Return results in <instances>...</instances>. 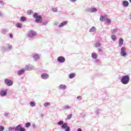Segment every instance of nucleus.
<instances>
[{
    "mask_svg": "<svg viewBox=\"0 0 131 131\" xmlns=\"http://www.w3.org/2000/svg\"><path fill=\"white\" fill-rule=\"evenodd\" d=\"M122 5L124 7L126 8V7H128V5H129V3H128V1H124L122 2Z\"/></svg>",
    "mask_w": 131,
    "mask_h": 131,
    "instance_id": "nucleus-8",
    "label": "nucleus"
},
{
    "mask_svg": "<svg viewBox=\"0 0 131 131\" xmlns=\"http://www.w3.org/2000/svg\"><path fill=\"white\" fill-rule=\"evenodd\" d=\"M91 57L93 59H97V58H98V54H97V53H92Z\"/></svg>",
    "mask_w": 131,
    "mask_h": 131,
    "instance_id": "nucleus-13",
    "label": "nucleus"
},
{
    "mask_svg": "<svg viewBox=\"0 0 131 131\" xmlns=\"http://www.w3.org/2000/svg\"><path fill=\"white\" fill-rule=\"evenodd\" d=\"M33 57L35 60H38L39 59V56L38 54H35Z\"/></svg>",
    "mask_w": 131,
    "mask_h": 131,
    "instance_id": "nucleus-14",
    "label": "nucleus"
},
{
    "mask_svg": "<svg viewBox=\"0 0 131 131\" xmlns=\"http://www.w3.org/2000/svg\"><path fill=\"white\" fill-rule=\"evenodd\" d=\"M16 27H17V28H22V24H20V23H18L16 24Z\"/></svg>",
    "mask_w": 131,
    "mask_h": 131,
    "instance_id": "nucleus-24",
    "label": "nucleus"
},
{
    "mask_svg": "<svg viewBox=\"0 0 131 131\" xmlns=\"http://www.w3.org/2000/svg\"><path fill=\"white\" fill-rule=\"evenodd\" d=\"M111 37H112V40H114V41H115V40H116V36H115V35H112V36H111Z\"/></svg>",
    "mask_w": 131,
    "mask_h": 131,
    "instance_id": "nucleus-22",
    "label": "nucleus"
},
{
    "mask_svg": "<svg viewBox=\"0 0 131 131\" xmlns=\"http://www.w3.org/2000/svg\"><path fill=\"white\" fill-rule=\"evenodd\" d=\"M129 3L131 4V0H129Z\"/></svg>",
    "mask_w": 131,
    "mask_h": 131,
    "instance_id": "nucleus-44",
    "label": "nucleus"
},
{
    "mask_svg": "<svg viewBox=\"0 0 131 131\" xmlns=\"http://www.w3.org/2000/svg\"><path fill=\"white\" fill-rule=\"evenodd\" d=\"M9 36H10V38H13V34H9Z\"/></svg>",
    "mask_w": 131,
    "mask_h": 131,
    "instance_id": "nucleus-39",
    "label": "nucleus"
},
{
    "mask_svg": "<svg viewBox=\"0 0 131 131\" xmlns=\"http://www.w3.org/2000/svg\"><path fill=\"white\" fill-rule=\"evenodd\" d=\"M51 104H50V102H46L44 104L45 107H48V106H50Z\"/></svg>",
    "mask_w": 131,
    "mask_h": 131,
    "instance_id": "nucleus-28",
    "label": "nucleus"
},
{
    "mask_svg": "<svg viewBox=\"0 0 131 131\" xmlns=\"http://www.w3.org/2000/svg\"><path fill=\"white\" fill-rule=\"evenodd\" d=\"M19 131H26V129L21 127Z\"/></svg>",
    "mask_w": 131,
    "mask_h": 131,
    "instance_id": "nucleus-36",
    "label": "nucleus"
},
{
    "mask_svg": "<svg viewBox=\"0 0 131 131\" xmlns=\"http://www.w3.org/2000/svg\"><path fill=\"white\" fill-rule=\"evenodd\" d=\"M22 127H21V125H18L16 127V130L20 131Z\"/></svg>",
    "mask_w": 131,
    "mask_h": 131,
    "instance_id": "nucleus-19",
    "label": "nucleus"
},
{
    "mask_svg": "<svg viewBox=\"0 0 131 131\" xmlns=\"http://www.w3.org/2000/svg\"><path fill=\"white\" fill-rule=\"evenodd\" d=\"M77 99L78 100V101H80V100H81L82 99L81 96H78Z\"/></svg>",
    "mask_w": 131,
    "mask_h": 131,
    "instance_id": "nucleus-37",
    "label": "nucleus"
},
{
    "mask_svg": "<svg viewBox=\"0 0 131 131\" xmlns=\"http://www.w3.org/2000/svg\"><path fill=\"white\" fill-rule=\"evenodd\" d=\"M5 82L8 86H11V85H13V82L12 80H10L9 79H5Z\"/></svg>",
    "mask_w": 131,
    "mask_h": 131,
    "instance_id": "nucleus-3",
    "label": "nucleus"
},
{
    "mask_svg": "<svg viewBox=\"0 0 131 131\" xmlns=\"http://www.w3.org/2000/svg\"><path fill=\"white\" fill-rule=\"evenodd\" d=\"M53 11H54V12H57V11H58L57 10V8H53Z\"/></svg>",
    "mask_w": 131,
    "mask_h": 131,
    "instance_id": "nucleus-38",
    "label": "nucleus"
},
{
    "mask_svg": "<svg viewBox=\"0 0 131 131\" xmlns=\"http://www.w3.org/2000/svg\"><path fill=\"white\" fill-rule=\"evenodd\" d=\"M7 49H8V50H11V49H12V46H9Z\"/></svg>",
    "mask_w": 131,
    "mask_h": 131,
    "instance_id": "nucleus-40",
    "label": "nucleus"
},
{
    "mask_svg": "<svg viewBox=\"0 0 131 131\" xmlns=\"http://www.w3.org/2000/svg\"><path fill=\"white\" fill-rule=\"evenodd\" d=\"M116 29H113L112 30V33H113V34H114V33H116Z\"/></svg>",
    "mask_w": 131,
    "mask_h": 131,
    "instance_id": "nucleus-34",
    "label": "nucleus"
},
{
    "mask_svg": "<svg viewBox=\"0 0 131 131\" xmlns=\"http://www.w3.org/2000/svg\"><path fill=\"white\" fill-rule=\"evenodd\" d=\"M33 17L36 19V23H41L42 22V17L40 15H38L37 13H34Z\"/></svg>",
    "mask_w": 131,
    "mask_h": 131,
    "instance_id": "nucleus-1",
    "label": "nucleus"
},
{
    "mask_svg": "<svg viewBox=\"0 0 131 131\" xmlns=\"http://www.w3.org/2000/svg\"><path fill=\"white\" fill-rule=\"evenodd\" d=\"M25 72V69H21V70H19L18 71L17 74L18 75H21L23 74V73H24Z\"/></svg>",
    "mask_w": 131,
    "mask_h": 131,
    "instance_id": "nucleus-10",
    "label": "nucleus"
},
{
    "mask_svg": "<svg viewBox=\"0 0 131 131\" xmlns=\"http://www.w3.org/2000/svg\"><path fill=\"white\" fill-rule=\"evenodd\" d=\"M20 20H21V21H26V17H24V16H22V17L20 18Z\"/></svg>",
    "mask_w": 131,
    "mask_h": 131,
    "instance_id": "nucleus-26",
    "label": "nucleus"
},
{
    "mask_svg": "<svg viewBox=\"0 0 131 131\" xmlns=\"http://www.w3.org/2000/svg\"><path fill=\"white\" fill-rule=\"evenodd\" d=\"M57 124H58V125H63V124H64V121H59V122H58V123H57Z\"/></svg>",
    "mask_w": 131,
    "mask_h": 131,
    "instance_id": "nucleus-27",
    "label": "nucleus"
},
{
    "mask_svg": "<svg viewBox=\"0 0 131 131\" xmlns=\"http://www.w3.org/2000/svg\"><path fill=\"white\" fill-rule=\"evenodd\" d=\"M61 128L65 129L66 131H70V127H69V126H68V125H67V123H65L62 125Z\"/></svg>",
    "mask_w": 131,
    "mask_h": 131,
    "instance_id": "nucleus-5",
    "label": "nucleus"
},
{
    "mask_svg": "<svg viewBox=\"0 0 131 131\" xmlns=\"http://www.w3.org/2000/svg\"><path fill=\"white\" fill-rule=\"evenodd\" d=\"M98 52H102V49H101V48L99 49Z\"/></svg>",
    "mask_w": 131,
    "mask_h": 131,
    "instance_id": "nucleus-41",
    "label": "nucleus"
},
{
    "mask_svg": "<svg viewBox=\"0 0 131 131\" xmlns=\"http://www.w3.org/2000/svg\"><path fill=\"white\" fill-rule=\"evenodd\" d=\"M90 12L91 13H94L95 12H97V9L96 8H91L90 9Z\"/></svg>",
    "mask_w": 131,
    "mask_h": 131,
    "instance_id": "nucleus-18",
    "label": "nucleus"
},
{
    "mask_svg": "<svg viewBox=\"0 0 131 131\" xmlns=\"http://www.w3.org/2000/svg\"><path fill=\"white\" fill-rule=\"evenodd\" d=\"M41 77L43 79H47V78H49V75L48 74H43L41 75Z\"/></svg>",
    "mask_w": 131,
    "mask_h": 131,
    "instance_id": "nucleus-9",
    "label": "nucleus"
},
{
    "mask_svg": "<svg viewBox=\"0 0 131 131\" xmlns=\"http://www.w3.org/2000/svg\"><path fill=\"white\" fill-rule=\"evenodd\" d=\"M66 24H67V21L61 23L60 25L59 26V27H63V26H64V25H66Z\"/></svg>",
    "mask_w": 131,
    "mask_h": 131,
    "instance_id": "nucleus-16",
    "label": "nucleus"
},
{
    "mask_svg": "<svg viewBox=\"0 0 131 131\" xmlns=\"http://www.w3.org/2000/svg\"><path fill=\"white\" fill-rule=\"evenodd\" d=\"M30 13H31V11H30Z\"/></svg>",
    "mask_w": 131,
    "mask_h": 131,
    "instance_id": "nucleus-45",
    "label": "nucleus"
},
{
    "mask_svg": "<svg viewBox=\"0 0 131 131\" xmlns=\"http://www.w3.org/2000/svg\"><path fill=\"white\" fill-rule=\"evenodd\" d=\"M5 130V126H0V131H4Z\"/></svg>",
    "mask_w": 131,
    "mask_h": 131,
    "instance_id": "nucleus-30",
    "label": "nucleus"
},
{
    "mask_svg": "<svg viewBox=\"0 0 131 131\" xmlns=\"http://www.w3.org/2000/svg\"><path fill=\"white\" fill-rule=\"evenodd\" d=\"M121 81L123 84H127L129 82V76L126 75L125 76H123Z\"/></svg>",
    "mask_w": 131,
    "mask_h": 131,
    "instance_id": "nucleus-2",
    "label": "nucleus"
},
{
    "mask_svg": "<svg viewBox=\"0 0 131 131\" xmlns=\"http://www.w3.org/2000/svg\"><path fill=\"white\" fill-rule=\"evenodd\" d=\"M57 61L60 62V63H64V62H65V57L63 56H59L57 58Z\"/></svg>",
    "mask_w": 131,
    "mask_h": 131,
    "instance_id": "nucleus-6",
    "label": "nucleus"
},
{
    "mask_svg": "<svg viewBox=\"0 0 131 131\" xmlns=\"http://www.w3.org/2000/svg\"><path fill=\"white\" fill-rule=\"evenodd\" d=\"M119 47H122V45H123V39L122 38H120L119 40Z\"/></svg>",
    "mask_w": 131,
    "mask_h": 131,
    "instance_id": "nucleus-11",
    "label": "nucleus"
},
{
    "mask_svg": "<svg viewBox=\"0 0 131 131\" xmlns=\"http://www.w3.org/2000/svg\"><path fill=\"white\" fill-rule=\"evenodd\" d=\"M31 68H30V66H26V70H30Z\"/></svg>",
    "mask_w": 131,
    "mask_h": 131,
    "instance_id": "nucleus-31",
    "label": "nucleus"
},
{
    "mask_svg": "<svg viewBox=\"0 0 131 131\" xmlns=\"http://www.w3.org/2000/svg\"><path fill=\"white\" fill-rule=\"evenodd\" d=\"M70 107L68 105H65L64 107V109H65L66 110L67 109H69Z\"/></svg>",
    "mask_w": 131,
    "mask_h": 131,
    "instance_id": "nucleus-35",
    "label": "nucleus"
},
{
    "mask_svg": "<svg viewBox=\"0 0 131 131\" xmlns=\"http://www.w3.org/2000/svg\"><path fill=\"white\" fill-rule=\"evenodd\" d=\"M69 78H74L75 77V74L74 73H71L69 76Z\"/></svg>",
    "mask_w": 131,
    "mask_h": 131,
    "instance_id": "nucleus-15",
    "label": "nucleus"
},
{
    "mask_svg": "<svg viewBox=\"0 0 131 131\" xmlns=\"http://www.w3.org/2000/svg\"><path fill=\"white\" fill-rule=\"evenodd\" d=\"M95 46L96 48H98V47H100L101 46V44L98 42V43H96Z\"/></svg>",
    "mask_w": 131,
    "mask_h": 131,
    "instance_id": "nucleus-32",
    "label": "nucleus"
},
{
    "mask_svg": "<svg viewBox=\"0 0 131 131\" xmlns=\"http://www.w3.org/2000/svg\"><path fill=\"white\" fill-rule=\"evenodd\" d=\"M72 118V114L69 115V116L67 117V119L69 120Z\"/></svg>",
    "mask_w": 131,
    "mask_h": 131,
    "instance_id": "nucleus-33",
    "label": "nucleus"
},
{
    "mask_svg": "<svg viewBox=\"0 0 131 131\" xmlns=\"http://www.w3.org/2000/svg\"><path fill=\"white\" fill-rule=\"evenodd\" d=\"M77 131H82V130L81 129V128H78Z\"/></svg>",
    "mask_w": 131,
    "mask_h": 131,
    "instance_id": "nucleus-42",
    "label": "nucleus"
},
{
    "mask_svg": "<svg viewBox=\"0 0 131 131\" xmlns=\"http://www.w3.org/2000/svg\"><path fill=\"white\" fill-rule=\"evenodd\" d=\"M30 106H31V107H34V106H35V102L34 101H31L30 102Z\"/></svg>",
    "mask_w": 131,
    "mask_h": 131,
    "instance_id": "nucleus-23",
    "label": "nucleus"
},
{
    "mask_svg": "<svg viewBox=\"0 0 131 131\" xmlns=\"http://www.w3.org/2000/svg\"><path fill=\"white\" fill-rule=\"evenodd\" d=\"M94 31H96V28L93 27L91 29H90V32H94Z\"/></svg>",
    "mask_w": 131,
    "mask_h": 131,
    "instance_id": "nucleus-20",
    "label": "nucleus"
},
{
    "mask_svg": "<svg viewBox=\"0 0 131 131\" xmlns=\"http://www.w3.org/2000/svg\"><path fill=\"white\" fill-rule=\"evenodd\" d=\"M35 35H36V33L33 32V31H30L28 34L29 37H33V36H35Z\"/></svg>",
    "mask_w": 131,
    "mask_h": 131,
    "instance_id": "nucleus-7",
    "label": "nucleus"
},
{
    "mask_svg": "<svg viewBox=\"0 0 131 131\" xmlns=\"http://www.w3.org/2000/svg\"><path fill=\"white\" fill-rule=\"evenodd\" d=\"M72 2H76V0H72Z\"/></svg>",
    "mask_w": 131,
    "mask_h": 131,
    "instance_id": "nucleus-43",
    "label": "nucleus"
},
{
    "mask_svg": "<svg viewBox=\"0 0 131 131\" xmlns=\"http://www.w3.org/2000/svg\"><path fill=\"white\" fill-rule=\"evenodd\" d=\"M59 88L61 89L62 90H65V89H66V85H60L59 86Z\"/></svg>",
    "mask_w": 131,
    "mask_h": 131,
    "instance_id": "nucleus-21",
    "label": "nucleus"
},
{
    "mask_svg": "<svg viewBox=\"0 0 131 131\" xmlns=\"http://www.w3.org/2000/svg\"><path fill=\"white\" fill-rule=\"evenodd\" d=\"M0 95H1V96H6V95H7V91H1Z\"/></svg>",
    "mask_w": 131,
    "mask_h": 131,
    "instance_id": "nucleus-12",
    "label": "nucleus"
},
{
    "mask_svg": "<svg viewBox=\"0 0 131 131\" xmlns=\"http://www.w3.org/2000/svg\"><path fill=\"white\" fill-rule=\"evenodd\" d=\"M104 21H106L107 23H110L111 22V20L109 18H104Z\"/></svg>",
    "mask_w": 131,
    "mask_h": 131,
    "instance_id": "nucleus-25",
    "label": "nucleus"
},
{
    "mask_svg": "<svg viewBox=\"0 0 131 131\" xmlns=\"http://www.w3.org/2000/svg\"><path fill=\"white\" fill-rule=\"evenodd\" d=\"M126 49L125 48V47H122L121 49V56L122 57H126Z\"/></svg>",
    "mask_w": 131,
    "mask_h": 131,
    "instance_id": "nucleus-4",
    "label": "nucleus"
},
{
    "mask_svg": "<svg viewBox=\"0 0 131 131\" xmlns=\"http://www.w3.org/2000/svg\"><path fill=\"white\" fill-rule=\"evenodd\" d=\"M106 17V16H100V21H101V22H103V21H105V18Z\"/></svg>",
    "mask_w": 131,
    "mask_h": 131,
    "instance_id": "nucleus-17",
    "label": "nucleus"
},
{
    "mask_svg": "<svg viewBox=\"0 0 131 131\" xmlns=\"http://www.w3.org/2000/svg\"><path fill=\"white\" fill-rule=\"evenodd\" d=\"M30 125H31V123H30V122H28L26 124V127H29Z\"/></svg>",
    "mask_w": 131,
    "mask_h": 131,
    "instance_id": "nucleus-29",
    "label": "nucleus"
}]
</instances>
